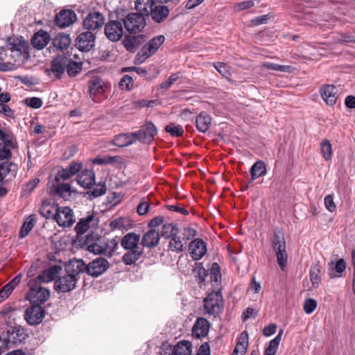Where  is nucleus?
<instances>
[{"label":"nucleus","instance_id":"nucleus-13","mask_svg":"<svg viewBox=\"0 0 355 355\" xmlns=\"http://www.w3.org/2000/svg\"><path fill=\"white\" fill-rule=\"evenodd\" d=\"M95 36L91 31L80 33L76 40V47L82 51H89L94 46Z\"/></svg>","mask_w":355,"mask_h":355},{"label":"nucleus","instance_id":"nucleus-2","mask_svg":"<svg viewBox=\"0 0 355 355\" xmlns=\"http://www.w3.org/2000/svg\"><path fill=\"white\" fill-rule=\"evenodd\" d=\"M89 98L95 103H100L106 98L107 83L100 76H94L88 80Z\"/></svg>","mask_w":355,"mask_h":355},{"label":"nucleus","instance_id":"nucleus-11","mask_svg":"<svg viewBox=\"0 0 355 355\" xmlns=\"http://www.w3.org/2000/svg\"><path fill=\"white\" fill-rule=\"evenodd\" d=\"M54 220L61 227H71L74 223L73 212L69 207H60Z\"/></svg>","mask_w":355,"mask_h":355},{"label":"nucleus","instance_id":"nucleus-64","mask_svg":"<svg viewBox=\"0 0 355 355\" xmlns=\"http://www.w3.org/2000/svg\"><path fill=\"white\" fill-rule=\"evenodd\" d=\"M149 208V203L146 200L142 199L137 207V211L139 215L143 216L148 212Z\"/></svg>","mask_w":355,"mask_h":355},{"label":"nucleus","instance_id":"nucleus-14","mask_svg":"<svg viewBox=\"0 0 355 355\" xmlns=\"http://www.w3.org/2000/svg\"><path fill=\"white\" fill-rule=\"evenodd\" d=\"M339 89L334 85H325L321 87L320 93L327 105L332 106L337 100Z\"/></svg>","mask_w":355,"mask_h":355},{"label":"nucleus","instance_id":"nucleus-34","mask_svg":"<svg viewBox=\"0 0 355 355\" xmlns=\"http://www.w3.org/2000/svg\"><path fill=\"white\" fill-rule=\"evenodd\" d=\"M53 187L56 194L65 200L69 199L73 192L70 184L68 183L55 182Z\"/></svg>","mask_w":355,"mask_h":355},{"label":"nucleus","instance_id":"nucleus-54","mask_svg":"<svg viewBox=\"0 0 355 355\" xmlns=\"http://www.w3.org/2000/svg\"><path fill=\"white\" fill-rule=\"evenodd\" d=\"M144 41V36L143 35H139L138 36H133L128 40H125V46L127 49H130V48L137 47L141 42Z\"/></svg>","mask_w":355,"mask_h":355},{"label":"nucleus","instance_id":"nucleus-29","mask_svg":"<svg viewBox=\"0 0 355 355\" xmlns=\"http://www.w3.org/2000/svg\"><path fill=\"white\" fill-rule=\"evenodd\" d=\"M78 183L84 188H89L94 184L95 174L92 171L84 170L77 178Z\"/></svg>","mask_w":355,"mask_h":355},{"label":"nucleus","instance_id":"nucleus-50","mask_svg":"<svg viewBox=\"0 0 355 355\" xmlns=\"http://www.w3.org/2000/svg\"><path fill=\"white\" fill-rule=\"evenodd\" d=\"M34 221H35L34 215H31L27 218V220L24 222V223L23 224L22 227L21 228L20 233H19V236L21 238H24L32 230V229L34 227Z\"/></svg>","mask_w":355,"mask_h":355},{"label":"nucleus","instance_id":"nucleus-6","mask_svg":"<svg viewBox=\"0 0 355 355\" xmlns=\"http://www.w3.org/2000/svg\"><path fill=\"white\" fill-rule=\"evenodd\" d=\"M123 25L130 33H137L145 27L146 20L141 15L132 12L125 17Z\"/></svg>","mask_w":355,"mask_h":355},{"label":"nucleus","instance_id":"nucleus-46","mask_svg":"<svg viewBox=\"0 0 355 355\" xmlns=\"http://www.w3.org/2000/svg\"><path fill=\"white\" fill-rule=\"evenodd\" d=\"M179 229L173 223H166L162 225L161 236L164 239H170L178 234Z\"/></svg>","mask_w":355,"mask_h":355},{"label":"nucleus","instance_id":"nucleus-37","mask_svg":"<svg viewBox=\"0 0 355 355\" xmlns=\"http://www.w3.org/2000/svg\"><path fill=\"white\" fill-rule=\"evenodd\" d=\"M135 141L133 132L130 134H121L116 136L112 141L114 146L125 147L133 144Z\"/></svg>","mask_w":355,"mask_h":355},{"label":"nucleus","instance_id":"nucleus-57","mask_svg":"<svg viewBox=\"0 0 355 355\" xmlns=\"http://www.w3.org/2000/svg\"><path fill=\"white\" fill-rule=\"evenodd\" d=\"M214 67L225 78H229L231 74L229 67L224 62H216L214 64Z\"/></svg>","mask_w":355,"mask_h":355},{"label":"nucleus","instance_id":"nucleus-43","mask_svg":"<svg viewBox=\"0 0 355 355\" xmlns=\"http://www.w3.org/2000/svg\"><path fill=\"white\" fill-rule=\"evenodd\" d=\"M104 255L111 257L113 252L117 249L119 241L116 239L103 240Z\"/></svg>","mask_w":355,"mask_h":355},{"label":"nucleus","instance_id":"nucleus-18","mask_svg":"<svg viewBox=\"0 0 355 355\" xmlns=\"http://www.w3.org/2000/svg\"><path fill=\"white\" fill-rule=\"evenodd\" d=\"M170 9L168 6L156 3L149 16L157 23L164 21L169 16Z\"/></svg>","mask_w":355,"mask_h":355},{"label":"nucleus","instance_id":"nucleus-32","mask_svg":"<svg viewBox=\"0 0 355 355\" xmlns=\"http://www.w3.org/2000/svg\"><path fill=\"white\" fill-rule=\"evenodd\" d=\"M15 148V144L12 141L11 137H8L4 140L0 142V159H8L12 154L10 152L11 149Z\"/></svg>","mask_w":355,"mask_h":355},{"label":"nucleus","instance_id":"nucleus-63","mask_svg":"<svg viewBox=\"0 0 355 355\" xmlns=\"http://www.w3.org/2000/svg\"><path fill=\"white\" fill-rule=\"evenodd\" d=\"M337 42H355V36L342 33L335 38Z\"/></svg>","mask_w":355,"mask_h":355},{"label":"nucleus","instance_id":"nucleus-60","mask_svg":"<svg viewBox=\"0 0 355 355\" xmlns=\"http://www.w3.org/2000/svg\"><path fill=\"white\" fill-rule=\"evenodd\" d=\"M72 175H70L69 169L67 168H61L58 171L57 173L55 178V182H60L61 180H66L69 179Z\"/></svg>","mask_w":355,"mask_h":355},{"label":"nucleus","instance_id":"nucleus-22","mask_svg":"<svg viewBox=\"0 0 355 355\" xmlns=\"http://www.w3.org/2000/svg\"><path fill=\"white\" fill-rule=\"evenodd\" d=\"M140 240L139 234L130 232L122 238L121 245L125 250H143V248L139 246Z\"/></svg>","mask_w":355,"mask_h":355},{"label":"nucleus","instance_id":"nucleus-35","mask_svg":"<svg viewBox=\"0 0 355 355\" xmlns=\"http://www.w3.org/2000/svg\"><path fill=\"white\" fill-rule=\"evenodd\" d=\"M171 351V355H191L192 352L191 344L189 341L182 340L174 346Z\"/></svg>","mask_w":355,"mask_h":355},{"label":"nucleus","instance_id":"nucleus-61","mask_svg":"<svg viewBox=\"0 0 355 355\" xmlns=\"http://www.w3.org/2000/svg\"><path fill=\"white\" fill-rule=\"evenodd\" d=\"M254 6V1L253 0H249L238 3L234 5V10L237 12L242 11L248 8H250Z\"/></svg>","mask_w":355,"mask_h":355},{"label":"nucleus","instance_id":"nucleus-40","mask_svg":"<svg viewBox=\"0 0 355 355\" xmlns=\"http://www.w3.org/2000/svg\"><path fill=\"white\" fill-rule=\"evenodd\" d=\"M164 40L165 38L163 35L155 37L152 40H150L148 43L146 44L144 46V47L147 49L148 52L150 53V55H153L158 50L159 46L164 43Z\"/></svg>","mask_w":355,"mask_h":355},{"label":"nucleus","instance_id":"nucleus-10","mask_svg":"<svg viewBox=\"0 0 355 355\" xmlns=\"http://www.w3.org/2000/svg\"><path fill=\"white\" fill-rule=\"evenodd\" d=\"M105 34L110 41H119L123 34L121 23L119 21H108L105 26Z\"/></svg>","mask_w":355,"mask_h":355},{"label":"nucleus","instance_id":"nucleus-27","mask_svg":"<svg viewBox=\"0 0 355 355\" xmlns=\"http://www.w3.org/2000/svg\"><path fill=\"white\" fill-rule=\"evenodd\" d=\"M209 329V322L204 318H199L196 320L193 329V335L197 338L204 337L207 335Z\"/></svg>","mask_w":355,"mask_h":355},{"label":"nucleus","instance_id":"nucleus-12","mask_svg":"<svg viewBox=\"0 0 355 355\" xmlns=\"http://www.w3.org/2000/svg\"><path fill=\"white\" fill-rule=\"evenodd\" d=\"M78 279L66 275L60 277L55 281L54 288L60 293H67L73 290L76 286Z\"/></svg>","mask_w":355,"mask_h":355},{"label":"nucleus","instance_id":"nucleus-41","mask_svg":"<svg viewBox=\"0 0 355 355\" xmlns=\"http://www.w3.org/2000/svg\"><path fill=\"white\" fill-rule=\"evenodd\" d=\"M168 248V250L180 253L184 250L185 246L180 236L176 234L175 236L170 238Z\"/></svg>","mask_w":355,"mask_h":355},{"label":"nucleus","instance_id":"nucleus-47","mask_svg":"<svg viewBox=\"0 0 355 355\" xmlns=\"http://www.w3.org/2000/svg\"><path fill=\"white\" fill-rule=\"evenodd\" d=\"M320 266L318 263L313 264L311 266L309 276L313 287L316 288L319 286L320 282Z\"/></svg>","mask_w":355,"mask_h":355},{"label":"nucleus","instance_id":"nucleus-23","mask_svg":"<svg viewBox=\"0 0 355 355\" xmlns=\"http://www.w3.org/2000/svg\"><path fill=\"white\" fill-rule=\"evenodd\" d=\"M160 240L159 233L154 229L146 232L142 236L141 245L148 248H154L159 244Z\"/></svg>","mask_w":355,"mask_h":355},{"label":"nucleus","instance_id":"nucleus-44","mask_svg":"<svg viewBox=\"0 0 355 355\" xmlns=\"http://www.w3.org/2000/svg\"><path fill=\"white\" fill-rule=\"evenodd\" d=\"M65 70L70 77H75L82 71V62H78L67 58Z\"/></svg>","mask_w":355,"mask_h":355},{"label":"nucleus","instance_id":"nucleus-8","mask_svg":"<svg viewBox=\"0 0 355 355\" xmlns=\"http://www.w3.org/2000/svg\"><path fill=\"white\" fill-rule=\"evenodd\" d=\"M45 316L44 308L40 305H34L28 307L24 313V318L30 325L40 324Z\"/></svg>","mask_w":355,"mask_h":355},{"label":"nucleus","instance_id":"nucleus-3","mask_svg":"<svg viewBox=\"0 0 355 355\" xmlns=\"http://www.w3.org/2000/svg\"><path fill=\"white\" fill-rule=\"evenodd\" d=\"M224 301L220 291H213L204 299V310L206 313L216 316L223 309Z\"/></svg>","mask_w":355,"mask_h":355},{"label":"nucleus","instance_id":"nucleus-39","mask_svg":"<svg viewBox=\"0 0 355 355\" xmlns=\"http://www.w3.org/2000/svg\"><path fill=\"white\" fill-rule=\"evenodd\" d=\"M266 167L263 162L257 161L256 162L251 168V181H254L255 179L266 175Z\"/></svg>","mask_w":355,"mask_h":355},{"label":"nucleus","instance_id":"nucleus-53","mask_svg":"<svg viewBox=\"0 0 355 355\" xmlns=\"http://www.w3.org/2000/svg\"><path fill=\"white\" fill-rule=\"evenodd\" d=\"M134 82L133 78L129 75H125L119 82V87L122 89L130 91L133 88Z\"/></svg>","mask_w":355,"mask_h":355},{"label":"nucleus","instance_id":"nucleus-49","mask_svg":"<svg viewBox=\"0 0 355 355\" xmlns=\"http://www.w3.org/2000/svg\"><path fill=\"white\" fill-rule=\"evenodd\" d=\"M321 153L324 159L327 161L330 160L332 157V147L330 141L325 139L320 144Z\"/></svg>","mask_w":355,"mask_h":355},{"label":"nucleus","instance_id":"nucleus-28","mask_svg":"<svg viewBox=\"0 0 355 355\" xmlns=\"http://www.w3.org/2000/svg\"><path fill=\"white\" fill-rule=\"evenodd\" d=\"M211 124V117L205 112H200L196 119V126L198 131L206 132Z\"/></svg>","mask_w":355,"mask_h":355},{"label":"nucleus","instance_id":"nucleus-17","mask_svg":"<svg viewBox=\"0 0 355 355\" xmlns=\"http://www.w3.org/2000/svg\"><path fill=\"white\" fill-rule=\"evenodd\" d=\"M55 20L59 27L65 28L75 22L76 15L71 10H63L57 14Z\"/></svg>","mask_w":355,"mask_h":355},{"label":"nucleus","instance_id":"nucleus-1","mask_svg":"<svg viewBox=\"0 0 355 355\" xmlns=\"http://www.w3.org/2000/svg\"><path fill=\"white\" fill-rule=\"evenodd\" d=\"M272 244L275 252L277 264L282 270H284L287 266L288 254L284 234L279 230L274 231Z\"/></svg>","mask_w":355,"mask_h":355},{"label":"nucleus","instance_id":"nucleus-19","mask_svg":"<svg viewBox=\"0 0 355 355\" xmlns=\"http://www.w3.org/2000/svg\"><path fill=\"white\" fill-rule=\"evenodd\" d=\"M191 257L193 260H200L207 252V245L201 239L193 240L189 246Z\"/></svg>","mask_w":355,"mask_h":355},{"label":"nucleus","instance_id":"nucleus-4","mask_svg":"<svg viewBox=\"0 0 355 355\" xmlns=\"http://www.w3.org/2000/svg\"><path fill=\"white\" fill-rule=\"evenodd\" d=\"M37 280H29L28 286L29 291L26 295V298L33 304H42L45 302L50 297V291L37 282Z\"/></svg>","mask_w":355,"mask_h":355},{"label":"nucleus","instance_id":"nucleus-7","mask_svg":"<svg viewBox=\"0 0 355 355\" xmlns=\"http://www.w3.org/2000/svg\"><path fill=\"white\" fill-rule=\"evenodd\" d=\"M107 259L98 257L86 264V273L92 277H97L103 274L109 268Z\"/></svg>","mask_w":355,"mask_h":355},{"label":"nucleus","instance_id":"nucleus-55","mask_svg":"<svg viewBox=\"0 0 355 355\" xmlns=\"http://www.w3.org/2000/svg\"><path fill=\"white\" fill-rule=\"evenodd\" d=\"M263 67L270 70L280 71L284 72L289 71V69L291 68L290 66L280 65L272 62H265L263 64Z\"/></svg>","mask_w":355,"mask_h":355},{"label":"nucleus","instance_id":"nucleus-62","mask_svg":"<svg viewBox=\"0 0 355 355\" xmlns=\"http://www.w3.org/2000/svg\"><path fill=\"white\" fill-rule=\"evenodd\" d=\"M26 103L28 106H29L32 108H35V109H38V108L41 107L42 105V101L40 98H37V97H32V98H26Z\"/></svg>","mask_w":355,"mask_h":355},{"label":"nucleus","instance_id":"nucleus-59","mask_svg":"<svg viewBox=\"0 0 355 355\" xmlns=\"http://www.w3.org/2000/svg\"><path fill=\"white\" fill-rule=\"evenodd\" d=\"M150 55H151L150 54V53L148 52L147 49L143 46L136 55L135 63L141 64L144 62Z\"/></svg>","mask_w":355,"mask_h":355},{"label":"nucleus","instance_id":"nucleus-20","mask_svg":"<svg viewBox=\"0 0 355 355\" xmlns=\"http://www.w3.org/2000/svg\"><path fill=\"white\" fill-rule=\"evenodd\" d=\"M86 263L81 259L71 260L65 266L66 273L77 279L79 275L86 272Z\"/></svg>","mask_w":355,"mask_h":355},{"label":"nucleus","instance_id":"nucleus-52","mask_svg":"<svg viewBox=\"0 0 355 355\" xmlns=\"http://www.w3.org/2000/svg\"><path fill=\"white\" fill-rule=\"evenodd\" d=\"M193 273L202 282L205 280V277L207 275V270L202 266L201 263H196L192 269Z\"/></svg>","mask_w":355,"mask_h":355},{"label":"nucleus","instance_id":"nucleus-16","mask_svg":"<svg viewBox=\"0 0 355 355\" xmlns=\"http://www.w3.org/2000/svg\"><path fill=\"white\" fill-rule=\"evenodd\" d=\"M67 64V58L64 55H58L51 61V69H46V73L50 75L52 72L58 78H60L64 73Z\"/></svg>","mask_w":355,"mask_h":355},{"label":"nucleus","instance_id":"nucleus-58","mask_svg":"<svg viewBox=\"0 0 355 355\" xmlns=\"http://www.w3.org/2000/svg\"><path fill=\"white\" fill-rule=\"evenodd\" d=\"M105 191H106V187L105 186V184H103V185H101L98 188H95L92 191H87V195L88 196V198L90 200H92V198H96V197L103 195L105 193Z\"/></svg>","mask_w":355,"mask_h":355},{"label":"nucleus","instance_id":"nucleus-25","mask_svg":"<svg viewBox=\"0 0 355 355\" xmlns=\"http://www.w3.org/2000/svg\"><path fill=\"white\" fill-rule=\"evenodd\" d=\"M60 270V267L57 266H51L46 270H44L41 274H40L37 277L34 279H31V280H37V282L38 284L42 283H48L53 281L57 274L59 272Z\"/></svg>","mask_w":355,"mask_h":355},{"label":"nucleus","instance_id":"nucleus-30","mask_svg":"<svg viewBox=\"0 0 355 355\" xmlns=\"http://www.w3.org/2000/svg\"><path fill=\"white\" fill-rule=\"evenodd\" d=\"M71 42V39L69 35L64 33H60L52 39V44L53 47L58 50L67 49L69 46Z\"/></svg>","mask_w":355,"mask_h":355},{"label":"nucleus","instance_id":"nucleus-26","mask_svg":"<svg viewBox=\"0 0 355 355\" xmlns=\"http://www.w3.org/2000/svg\"><path fill=\"white\" fill-rule=\"evenodd\" d=\"M59 210V206L54 202L51 203L49 200H44L40 209V214L46 219H53L55 213Z\"/></svg>","mask_w":355,"mask_h":355},{"label":"nucleus","instance_id":"nucleus-21","mask_svg":"<svg viewBox=\"0 0 355 355\" xmlns=\"http://www.w3.org/2000/svg\"><path fill=\"white\" fill-rule=\"evenodd\" d=\"M98 219L94 214H89L85 218H81L75 227L78 235L85 234L91 226L95 227L98 225Z\"/></svg>","mask_w":355,"mask_h":355},{"label":"nucleus","instance_id":"nucleus-48","mask_svg":"<svg viewBox=\"0 0 355 355\" xmlns=\"http://www.w3.org/2000/svg\"><path fill=\"white\" fill-rule=\"evenodd\" d=\"M346 269V262L343 259H340L335 266L331 268L329 272V275L331 278H335L336 277H340V275H337L335 272L338 274L343 273Z\"/></svg>","mask_w":355,"mask_h":355},{"label":"nucleus","instance_id":"nucleus-5","mask_svg":"<svg viewBox=\"0 0 355 355\" xmlns=\"http://www.w3.org/2000/svg\"><path fill=\"white\" fill-rule=\"evenodd\" d=\"M157 133L156 126L151 121H147L140 127L138 131L133 132V135L135 140L137 139L143 144H149L153 142Z\"/></svg>","mask_w":355,"mask_h":355},{"label":"nucleus","instance_id":"nucleus-51","mask_svg":"<svg viewBox=\"0 0 355 355\" xmlns=\"http://www.w3.org/2000/svg\"><path fill=\"white\" fill-rule=\"evenodd\" d=\"M166 132L170 133L173 137H181L184 134V129L182 125H176L174 123H169L165 127Z\"/></svg>","mask_w":355,"mask_h":355},{"label":"nucleus","instance_id":"nucleus-45","mask_svg":"<svg viewBox=\"0 0 355 355\" xmlns=\"http://www.w3.org/2000/svg\"><path fill=\"white\" fill-rule=\"evenodd\" d=\"M87 245V250L90 252H93L95 254H103L104 249L103 245V240L100 238L94 243H89V237L87 236L86 239Z\"/></svg>","mask_w":355,"mask_h":355},{"label":"nucleus","instance_id":"nucleus-56","mask_svg":"<svg viewBox=\"0 0 355 355\" xmlns=\"http://www.w3.org/2000/svg\"><path fill=\"white\" fill-rule=\"evenodd\" d=\"M318 303L316 300L309 298L304 301V311L306 313L310 314L317 307Z\"/></svg>","mask_w":355,"mask_h":355},{"label":"nucleus","instance_id":"nucleus-36","mask_svg":"<svg viewBox=\"0 0 355 355\" xmlns=\"http://www.w3.org/2000/svg\"><path fill=\"white\" fill-rule=\"evenodd\" d=\"M128 252H125L122 257V261L125 265H132L134 264L137 261H138L141 257L142 256L144 251L143 250H127Z\"/></svg>","mask_w":355,"mask_h":355},{"label":"nucleus","instance_id":"nucleus-31","mask_svg":"<svg viewBox=\"0 0 355 355\" xmlns=\"http://www.w3.org/2000/svg\"><path fill=\"white\" fill-rule=\"evenodd\" d=\"M156 3L155 0H137L135 8L143 17L149 16Z\"/></svg>","mask_w":355,"mask_h":355},{"label":"nucleus","instance_id":"nucleus-15","mask_svg":"<svg viewBox=\"0 0 355 355\" xmlns=\"http://www.w3.org/2000/svg\"><path fill=\"white\" fill-rule=\"evenodd\" d=\"M28 337L26 330L21 326H15L7 331V341L11 345L21 343Z\"/></svg>","mask_w":355,"mask_h":355},{"label":"nucleus","instance_id":"nucleus-42","mask_svg":"<svg viewBox=\"0 0 355 355\" xmlns=\"http://www.w3.org/2000/svg\"><path fill=\"white\" fill-rule=\"evenodd\" d=\"M130 220L125 217H118L112 220L110 223V227L112 230H128Z\"/></svg>","mask_w":355,"mask_h":355},{"label":"nucleus","instance_id":"nucleus-24","mask_svg":"<svg viewBox=\"0 0 355 355\" xmlns=\"http://www.w3.org/2000/svg\"><path fill=\"white\" fill-rule=\"evenodd\" d=\"M50 40L49 34L46 31L40 30L34 34L31 44L34 48L41 50L49 44Z\"/></svg>","mask_w":355,"mask_h":355},{"label":"nucleus","instance_id":"nucleus-9","mask_svg":"<svg viewBox=\"0 0 355 355\" xmlns=\"http://www.w3.org/2000/svg\"><path fill=\"white\" fill-rule=\"evenodd\" d=\"M105 24V17L100 12H90L83 21V27L89 31L100 29Z\"/></svg>","mask_w":355,"mask_h":355},{"label":"nucleus","instance_id":"nucleus-33","mask_svg":"<svg viewBox=\"0 0 355 355\" xmlns=\"http://www.w3.org/2000/svg\"><path fill=\"white\" fill-rule=\"evenodd\" d=\"M17 166L13 163L3 162L0 164V182L6 178L11 179L15 176Z\"/></svg>","mask_w":355,"mask_h":355},{"label":"nucleus","instance_id":"nucleus-38","mask_svg":"<svg viewBox=\"0 0 355 355\" xmlns=\"http://www.w3.org/2000/svg\"><path fill=\"white\" fill-rule=\"evenodd\" d=\"M248 345V337L246 331L241 334L239 340L234 349L232 355H245Z\"/></svg>","mask_w":355,"mask_h":355}]
</instances>
